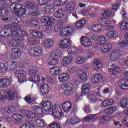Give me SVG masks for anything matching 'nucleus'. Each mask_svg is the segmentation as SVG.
I'll list each match as a JSON object with an SVG mask.
<instances>
[{"instance_id": "1", "label": "nucleus", "mask_w": 128, "mask_h": 128, "mask_svg": "<svg viewBox=\"0 0 128 128\" xmlns=\"http://www.w3.org/2000/svg\"><path fill=\"white\" fill-rule=\"evenodd\" d=\"M62 53L60 50H55L51 54V60L49 62L50 66H56L58 64V58Z\"/></svg>"}, {"instance_id": "2", "label": "nucleus", "mask_w": 128, "mask_h": 128, "mask_svg": "<svg viewBox=\"0 0 128 128\" xmlns=\"http://www.w3.org/2000/svg\"><path fill=\"white\" fill-rule=\"evenodd\" d=\"M90 84H84L82 87V94H77L76 96V100H80L82 98V96H86L88 94H90Z\"/></svg>"}, {"instance_id": "3", "label": "nucleus", "mask_w": 128, "mask_h": 128, "mask_svg": "<svg viewBox=\"0 0 128 128\" xmlns=\"http://www.w3.org/2000/svg\"><path fill=\"white\" fill-rule=\"evenodd\" d=\"M74 88V84L70 82L66 83L63 85V88L65 90L64 94L66 96H70L74 94L72 91Z\"/></svg>"}, {"instance_id": "4", "label": "nucleus", "mask_w": 128, "mask_h": 128, "mask_svg": "<svg viewBox=\"0 0 128 128\" xmlns=\"http://www.w3.org/2000/svg\"><path fill=\"white\" fill-rule=\"evenodd\" d=\"M30 52V56H40L44 54V50L40 47L36 46L31 48Z\"/></svg>"}, {"instance_id": "5", "label": "nucleus", "mask_w": 128, "mask_h": 128, "mask_svg": "<svg viewBox=\"0 0 128 128\" xmlns=\"http://www.w3.org/2000/svg\"><path fill=\"white\" fill-rule=\"evenodd\" d=\"M7 26L9 28L8 29L3 30L1 32V34H3L4 38H10L12 36H16L14 34V32H16V30L14 31L12 30L13 28L12 25L8 24Z\"/></svg>"}, {"instance_id": "6", "label": "nucleus", "mask_w": 128, "mask_h": 128, "mask_svg": "<svg viewBox=\"0 0 128 128\" xmlns=\"http://www.w3.org/2000/svg\"><path fill=\"white\" fill-rule=\"evenodd\" d=\"M16 76L18 78L19 82L22 84L26 82V72L24 70H18L16 73Z\"/></svg>"}, {"instance_id": "7", "label": "nucleus", "mask_w": 128, "mask_h": 128, "mask_svg": "<svg viewBox=\"0 0 128 128\" xmlns=\"http://www.w3.org/2000/svg\"><path fill=\"white\" fill-rule=\"evenodd\" d=\"M74 28L66 26L62 29L60 34L61 36H72V34H74Z\"/></svg>"}, {"instance_id": "8", "label": "nucleus", "mask_w": 128, "mask_h": 128, "mask_svg": "<svg viewBox=\"0 0 128 128\" xmlns=\"http://www.w3.org/2000/svg\"><path fill=\"white\" fill-rule=\"evenodd\" d=\"M22 56V52L18 48H12L11 52V58L13 60H18Z\"/></svg>"}, {"instance_id": "9", "label": "nucleus", "mask_w": 128, "mask_h": 128, "mask_svg": "<svg viewBox=\"0 0 128 128\" xmlns=\"http://www.w3.org/2000/svg\"><path fill=\"white\" fill-rule=\"evenodd\" d=\"M52 112L53 116H54V118H60L62 116V109H60V106L56 105L54 106L52 108Z\"/></svg>"}, {"instance_id": "10", "label": "nucleus", "mask_w": 128, "mask_h": 128, "mask_svg": "<svg viewBox=\"0 0 128 128\" xmlns=\"http://www.w3.org/2000/svg\"><path fill=\"white\" fill-rule=\"evenodd\" d=\"M80 40L82 46L84 48H90L92 46V40L86 36H82Z\"/></svg>"}, {"instance_id": "11", "label": "nucleus", "mask_w": 128, "mask_h": 128, "mask_svg": "<svg viewBox=\"0 0 128 128\" xmlns=\"http://www.w3.org/2000/svg\"><path fill=\"white\" fill-rule=\"evenodd\" d=\"M76 8V2H68L65 7V10L67 12H72Z\"/></svg>"}, {"instance_id": "12", "label": "nucleus", "mask_w": 128, "mask_h": 128, "mask_svg": "<svg viewBox=\"0 0 128 128\" xmlns=\"http://www.w3.org/2000/svg\"><path fill=\"white\" fill-rule=\"evenodd\" d=\"M122 54V50H120L117 49L111 53L110 58L112 60H116L120 58Z\"/></svg>"}, {"instance_id": "13", "label": "nucleus", "mask_w": 128, "mask_h": 128, "mask_svg": "<svg viewBox=\"0 0 128 128\" xmlns=\"http://www.w3.org/2000/svg\"><path fill=\"white\" fill-rule=\"evenodd\" d=\"M80 122V120L76 116H72L70 119H68L66 120V126H70L74 124H77Z\"/></svg>"}, {"instance_id": "14", "label": "nucleus", "mask_w": 128, "mask_h": 128, "mask_svg": "<svg viewBox=\"0 0 128 128\" xmlns=\"http://www.w3.org/2000/svg\"><path fill=\"white\" fill-rule=\"evenodd\" d=\"M42 108L45 110V112H50L52 108H54V106H52V102L46 101L45 102H42Z\"/></svg>"}, {"instance_id": "15", "label": "nucleus", "mask_w": 128, "mask_h": 128, "mask_svg": "<svg viewBox=\"0 0 128 128\" xmlns=\"http://www.w3.org/2000/svg\"><path fill=\"white\" fill-rule=\"evenodd\" d=\"M43 46L47 48H50L54 46V40L52 39H46L43 42Z\"/></svg>"}, {"instance_id": "16", "label": "nucleus", "mask_w": 128, "mask_h": 128, "mask_svg": "<svg viewBox=\"0 0 128 128\" xmlns=\"http://www.w3.org/2000/svg\"><path fill=\"white\" fill-rule=\"evenodd\" d=\"M72 44V42L70 40L68 39H65L62 41L60 44V48L62 50H66V48H68L70 45Z\"/></svg>"}, {"instance_id": "17", "label": "nucleus", "mask_w": 128, "mask_h": 128, "mask_svg": "<svg viewBox=\"0 0 128 128\" xmlns=\"http://www.w3.org/2000/svg\"><path fill=\"white\" fill-rule=\"evenodd\" d=\"M41 22L42 24H48V25L49 26H50L52 24H54V20L50 18L48 16L42 17L41 18Z\"/></svg>"}, {"instance_id": "18", "label": "nucleus", "mask_w": 128, "mask_h": 128, "mask_svg": "<svg viewBox=\"0 0 128 128\" xmlns=\"http://www.w3.org/2000/svg\"><path fill=\"white\" fill-rule=\"evenodd\" d=\"M92 66L94 70H100L102 68V61L100 59H95L93 62Z\"/></svg>"}, {"instance_id": "19", "label": "nucleus", "mask_w": 128, "mask_h": 128, "mask_svg": "<svg viewBox=\"0 0 128 128\" xmlns=\"http://www.w3.org/2000/svg\"><path fill=\"white\" fill-rule=\"evenodd\" d=\"M104 76L100 74H96L94 77L92 78L91 81L92 84H98L102 80Z\"/></svg>"}, {"instance_id": "20", "label": "nucleus", "mask_w": 128, "mask_h": 128, "mask_svg": "<svg viewBox=\"0 0 128 128\" xmlns=\"http://www.w3.org/2000/svg\"><path fill=\"white\" fill-rule=\"evenodd\" d=\"M76 74L82 80L86 81L88 80V74L82 70H78L76 72Z\"/></svg>"}, {"instance_id": "21", "label": "nucleus", "mask_w": 128, "mask_h": 128, "mask_svg": "<svg viewBox=\"0 0 128 128\" xmlns=\"http://www.w3.org/2000/svg\"><path fill=\"white\" fill-rule=\"evenodd\" d=\"M60 72H62V69L58 66H54L50 70V73L52 76H58Z\"/></svg>"}, {"instance_id": "22", "label": "nucleus", "mask_w": 128, "mask_h": 128, "mask_svg": "<svg viewBox=\"0 0 128 128\" xmlns=\"http://www.w3.org/2000/svg\"><path fill=\"white\" fill-rule=\"evenodd\" d=\"M73 58L70 56H66L63 59V60L62 62V66H66L68 64H70L72 62Z\"/></svg>"}, {"instance_id": "23", "label": "nucleus", "mask_w": 128, "mask_h": 128, "mask_svg": "<svg viewBox=\"0 0 128 128\" xmlns=\"http://www.w3.org/2000/svg\"><path fill=\"white\" fill-rule=\"evenodd\" d=\"M56 6L54 5H48L44 7V10H46V14H52L56 12Z\"/></svg>"}, {"instance_id": "24", "label": "nucleus", "mask_w": 128, "mask_h": 128, "mask_svg": "<svg viewBox=\"0 0 128 128\" xmlns=\"http://www.w3.org/2000/svg\"><path fill=\"white\" fill-rule=\"evenodd\" d=\"M72 104L70 102H65L62 105V108L66 112H68L72 110Z\"/></svg>"}, {"instance_id": "25", "label": "nucleus", "mask_w": 128, "mask_h": 128, "mask_svg": "<svg viewBox=\"0 0 128 128\" xmlns=\"http://www.w3.org/2000/svg\"><path fill=\"white\" fill-rule=\"evenodd\" d=\"M64 14H66V10L60 8L56 12L54 16L56 18H62L64 16Z\"/></svg>"}, {"instance_id": "26", "label": "nucleus", "mask_w": 128, "mask_h": 128, "mask_svg": "<svg viewBox=\"0 0 128 128\" xmlns=\"http://www.w3.org/2000/svg\"><path fill=\"white\" fill-rule=\"evenodd\" d=\"M14 34L16 38H24V36H26L27 33L24 31L17 30H15Z\"/></svg>"}, {"instance_id": "27", "label": "nucleus", "mask_w": 128, "mask_h": 128, "mask_svg": "<svg viewBox=\"0 0 128 128\" xmlns=\"http://www.w3.org/2000/svg\"><path fill=\"white\" fill-rule=\"evenodd\" d=\"M40 88L42 94H46L50 92V86L46 84L42 85Z\"/></svg>"}, {"instance_id": "28", "label": "nucleus", "mask_w": 128, "mask_h": 128, "mask_svg": "<svg viewBox=\"0 0 128 128\" xmlns=\"http://www.w3.org/2000/svg\"><path fill=\"white\" fill-rule=\"evenodd\" d=\"M118 31L112 30L111 32H109L106 34V36L110 40L112 38H118Z\"/></svg>"}, {"instance_id": "29", "label": "nucleus", "mask_w": 128, "mask_h": 128, "mask_svg": "<svg viewBox=\"0 0 128 128\" xmlns=\"http://www.w3.org/2000/svg\"><path fill=\"white\" fill-rule=\"evenodd\" d=\"M119 26L122 30H128V18H125L123 22H121L119 24Z\"/></svg>"}, {"instance_id": "30", "label": "nucleus", "mask_w": 128, "mask_h": 128, "mask_svg": "<svg viewBox=\"0 0 128 128\" xmlns=\"http://www.w3.org/2000/svg\"><path fill=\"white\" fill-rule=\"evenodd\" d=\"M32 110L36 114H38V116H42V114H44V110L42 108L38 106L33 107L32 108Z\"/></svg>"}, {"instance_id": "31", "label": "nucleus", "mask_w": 128, "mask_h": 128, "mask_svg": "<svg viewBox=\"0 0 128 128\" xmlns=\"http://www.w3.org/2000/svg\"><path fill=\"white\" fill-rule=\"evenodd\" d=\"M38 6V4H32L30 2H27L25 5L26 8H28V10H36Z\"/></svg>"}, {"instance_id": "32", "label": "nucleus", "mask_w": 128, "mask_h": 128, "mask_svg": "<svg viewBox=\"0 0 128 128\" xmlns=\"http://www.w3.org/2000/svg\"><path fill=\"white\" fill-rule=\"evenodd\" d=\"M62 26H64V22L60 21L56 25L54 30L56 32H60L61 30H62Z\"/></svg>"}, {"instance_id": "33", "label": "nucleus", "mask_w": 128, "mask_h": 128, "mask_svg": "<svg viewBox=\"0 0 128 128\" xmlns=\"http://www.w3.org/2000/svg\"><path fill=\"white\" fill-rule=\"evenodd\" d=\"M70 76H68V74L65 73L60 75L58 78L62 82H68V80Z\"/></svg>"}, {"instance_id": "34", "label": "nucleus", "mask_w": 128, "mask_h": 128, "mask_svg": "<svg viewBox=\"0 0 128 128\" xmlns=\"http://www.w3.org/2000/svg\"><path fill=\"white\" fill-rule=\"evenodd\" d=\"M26 14V9L23 8L22 7V6L20 5L19 8L17 10V12L15 14H18V16H24Z\"/></svg>"}, {"instance_id": "35", "label": "nucleus", "mask_w": 128, "mask_h": 128, "mask_svg": "<svg viewBox=\"0 0 128 128\" xmlns=\"http://www.w3.org/2000/svg\"><path fill=\"white\" fill-rule=\"evenodd\" d=\"M86 20H80L76 24V28L79 30H81V28H84V26H86Z\"/></svg>"}, {"instance_id": "36", "label": "nucleus", "mask_w": 128, "mask_h": 128, "mask_svg": "<svg viewBox=\"0 0 128 128\" xmlns=\"http://www.w3.org/2000/svg\"><path fill=\"white\" fill-rule=\"evenodd\" d=\"M98 120L96 115H92L90 116H86L84 118V122H94Z\"/></svg>"}, {"instance_id": "37", "label": "nucleus", "mask_w": 128, "mask_h": 128, "mask_svg": "<svg viewBox=\"0 0 128 128\" xmlns=\"http://www.w3.org/2000/svg\"><path fill=\"white\" fill-rule=\"evenodd\" d=\"M116 107L111 106L106 109L105 114H112L116 112Z\"/></svg>"}, {"instance_id": "38", "label": "nucleus", "mask_w": 128, "mask_h": 128, "mask_svg": "<svg viewBox=\"0 0 128 128\" xmlns=\"http://www.w3.org/2000/svg\"><path fill=\"white\" fill-rule=\"evenodd\" d=\"M78 52V50L74 46L70 47L68 50V54H70L71 56H74Z\"/></svg>"}, {"instance_id": "39", "label": "nucleus", "mask_w": 128, "mask_h": 128, "mask_svg": "<svg viewBox=\"0 0 128 128\" xmlns=\"http://www.w3.org/2000/svg\"><path fill=\"white\" fill-rule=\"evenodd\" d=\"M32 36L35 38H42L44 34L40 31L34 30L32 32Z\"/></svg>"}, {"instance_id": "40", "label": "nucleus", "mask_w": 128, "mask_h": 128, "mask_svg": "<svg viewBox=\"0 0 128 128\" xmlns=\"http://www.w3.org/2000/svg\"><path fill=\"white\" fill-rule=\"evenodd\" d=\"M121 85L120 88L122 90H126V88H128V80L126 79H124L121 80Z\"/></svg>"}, {"instance_id": "41", "label": "nucleus", "mask_w": 128, "mask_h": 128, "mask_svg": "<svg viewBox=\"0 0 128 128\" xmlns=\"http://www.w3.org/2000/svg\"><path fill=\"white\" fill-rule=\"evenodd\" d=\"M120 72V68H112L110 70V74L116 76Z\"/></svg>"}, {"instance_id": "42", "label": "nucleus", "mask_w": 128, "mask_h": 128, "mask_svg": "<svg viewBox=\"0 0 128 128\" xmlns=\"http://www.w3.org/2000/svg\"><path fill=\"white\" fill-rule=\"evenodd\" d=\"M16 94H18V93H16L14 92L12 90H9L7 92V96H9L10 100H14Z\"/></svg>"}, {"instance_id": "43", "label": "nucleus", "mask_w": 128, "mask_h": 128, "mask_svg": "<svg viewBox=\"0 0 128 128\" xmlns=\"http://www.w3.org/2000/svg\"><path fill=\"white\" fill-rule=\"evenodd\" d=\"M20 5L16 4H12L10 5V8L12 12H14V14H16V12H18V10L20 8Z\"/></svg>"}, {"instance_id": "44", "label": "nucleus", "mask_w": 128, "mask_h": 128, "mask_svg": "<svg viewBox=\"0 0 128 128\" xmlns=\"http://www.w3.org/2000/svg\"><path fill=\"white\" fill-rule=\"evenodd\" d=\"M114 104V100L112 99L108 100H105L103 102V106L105 108H108V106H112Z\"/></svg>"}, {"instance_id": "45", "label": "nucleus", "mask_w": 128, "mask_h": 128, "mask_svg": "<svg viewBox=\"0 0 128 128\" xmlns=\"http://www.w3.org/2000/svg\"><path fill=\"white\" fill-rule=\"evenodd\" d=\"M30 80L32 82L38 83L40 82V77L38 75H35L30 78Z\"/></svg>"}, {"instance_id": "46", "label": "nucleus", "mask_w": 128, "mask_h": 128, "mask_svg": "<svg viewBox=\"0 0 128 128\" xmlns=\"http://www.w3.org/2000/svg\"><path fill=\"white\" fill-rule=\"evenodd\" d=\"M8 98V92L6 91H2L0 92V101L4 102Z\"/></svg>"}, {"instance_id": "47", "label": "nucleus", "mask_w": 128, "mask_h": 128, "mask_svg": "<svg viewBox=\"0 0 128 128\" xmlns=\"http://www.w3.org/2000/svg\"><path fill=\"white\" fill-rule=\"evenodd\" d=\"M121 106L124 108H128V98H123L120 101Z\"/></svg>"}, {"instance_id": "48", "label": "nucleus", "mask_w": 128, "mask_h": 128, "mask_svg": "<svg viewBox=\"0 0 128 128\" xmlns=\"http://www.w3.org/2000/svg\"><path fill=\"white\" fill-rule=\"evenodd\" d=\"M22 116L18 114H15L13 116V118H14L15 120L17 122L18 124H20V120H22Z\"/></svg>"}, {"instance_id": "49", "label": "nucleus", "mask_w": 128, "mask_h": 128, "mask_svg": "<svg viewBox=\"0 0 128 128\" xmlns=\"http://www.w3.org/2000/svg\"><path fill=\"white\" fill-rule=\"evenodd\" d=\"M51 2L52 0H38V3L40 6H46L48 4Z\"/></svg>"}, {"instance_id": "50", "label": "nucleus", "mask_w": 128, "mask_h": 128, "mask_svg": "<svg viewBox=\"0 0 128 128\" xmlns=\"http://www.w3.org/2000/svg\"><path fill=\"white\" fill-rule=\"evenodd\" d=\"M26 102H27L28 104H34L36 102V98L30 96H27L25 98Z\"/></svg>"}, {"instance_id": "51", "label": "nucleus", "mask_w": 128, "mask_h": 128, "mask_svg": "<svg viewBox=\"0 0 128 128\" xmlns=\"http://www.w3.org/2000/svg\"><path fill=\"white\" fill-rule=\"evenodd\" d=\"M92 30L95 32H100L102 31V26L98 24H95L92 27Z\"/></svg>"}, {"instance_id": "52", "label": "nucleus", "mask_w": 128, "mask_h": 128, "mask_svg": "<svg viewBox=\"0 0 128 128\" xmlns=\"http://www.w3.org/2000/svg\"><path fill=\"white\" fill-rule=\"evenodd\" d=\"M28 42L30 44L31 46H36L38 44V39L34 37H30L28 38Z\"/></svg>"}, {"instance_id": "53", "label": "nucleus", "mask_w": 128, "mask_h": 128, "mask_svg": "<svg viewBox=\"0 0 128 128\" xmlns=\"http://www.w3.org/2000/svg\"><path fill=\"white\" fill-rule=\"evenodd\" d=\"M12 82L8 79L4 78V88H10L12 86Z\"/></svg>"}, {"instance_id": "54", "label": "nucleus", "mask_w": 128, "mask_h": 128, "mask_svg": "<svg viewBox=\"0 0 128 128\" xmlns=\"http://www.w3.org/2000/svg\"><path fill=\"white\" fill-rule=\"evenodd\" d=\"M88 98L94 104L98 102V98H96V96L94 94H90L88 96Z\"/></svg>"}, {"instance_id": "55", "label": "nucleus", "mask_w": 128, "mask_h": 128, "mask_svg": "<svg viewBox=\"0 0 128 128\" xmlns=\"http://www.w3.org/2000/svg\"><path fill=\"white\" fill-rule=\"evenodd\" d=\"M86 62V58L82 56H79L76 60V62L78 64H82Z\"/></svg>"}, {"instance_id": "56", "label": "nucleus", "mask_w": 128, "mask_h": 128, "mask_svg": "<svg viewBox=\"0 0 128 128\" xmlns=\"http://www.w3.org/2000/svg\"><path fill=\"white\" fill-rule=\"evenodd\" d=\"M35 122L38 128H44L45 126L44 123L40 119L35 120Z\"/></svg>"}, {"instance_id": "57", "label": "nucleus", "mask_w": 128, "mask_h": 128, "mask_svg": "<svg viewBox=\"0 0 128 128\" xmlns=\"http://www.w3.org/2000/svg\"><path fill=\"white\" fill-rule=\"evenodd\" d=\"M26 116L30 118H36V114L32 112V111H26Z\"/></svg>"}, {"instance_id": "58", "label": "nucleus", "mask_w": 128, "mask_h": 128, "mask_svg": "<svg viewBox=\"0 0 128 128\" xmlns=\"http://www.w3.org/2000/svg\"><path fill=\"white\" fill-rule=\"evenodd\" d=\"M85 56L86 60H90V58H92V51L90 50H87L85 52Z\"/></svg>"}, {"instance_id": "59", "label": "nucleus", "mask_w": 128, "mask_h": 128, "mask_svg": "<svg viewBox=\"0 0 128 128\" xmlns=\"http://www.w3.org/2000/svg\"><path fill=\"white\" fill-rule=\"evenodd\" d=\"M110 120V117L106 115L104 116L100 120V124H104L106 122H108Z\"/></svg>"}, {"instance_id": "60", "label": "nucleus", "mask_w": 128, "mask_h": 128, "mask_svg": "<svg viewBox=\"0 0 128 128\" xmlns=\"http://www.w3.org/2000/svg\"><path fill=\"white\" fill-rule=\"evenodd\" d=\"M6 110L8 114H10L14 112H16V108L14 106H10V108H6Z\"/></svg>"}, {"instance_id": "61", "label": "nucleus", "mask_w": 128, "mask_h": 128, "mask_svg": "<svg viewBox=\"0 0 128 128\" xmlns=\"http://www.w3.org/2000/svg\"><path fill=\"white\" fill-rule=\"evenodd\" d=\"M98 41L100 44H106V42H108V40L106 37L102 36L99 38Z\"/></svg>"}, {"instance_id": "62", "label": "nucleus", "mask_w": 128, "mask_h": 128, "mask_svg": "<svg viewBox=\"0 0 128 128\" xmlns=\"http://www.w3.org/2000/svg\"><path fill=\"white\" fill-rule=\"evenodd\" d=\"M8 15V8L4 7V8L3 9V11H2V13L0 14L2 16H7Z\"/></svg>"}, {"instance_id": "63", "label": "nucleus", "mask_w": 128, "mask_h": 128, "mask_svg": "<svg viewBox=\"0 0 128 128\" xmlns=\"http://www.w3.org/2000/svg\"><path fill=\"white\" fill-rule=\"evenodd\" d=\"M20 128H34V126L32 124L28 123L27 124L22 125Z\"/></svg>"}, {"instance_id": "64", "label": "nucleus", "mask_w": 128, "mask_h": 128, "mask_svg": "<svg viewBox=\"0 0 128 128\" xmlns=\"http://www.w3.org/2000/svg\"><path fill=\"white\" fill-rule=\"evenodd\" d=\"M49 126H50V128H60V126L58 123H52L50 124Z\"/></svg>"}]
</instances>
